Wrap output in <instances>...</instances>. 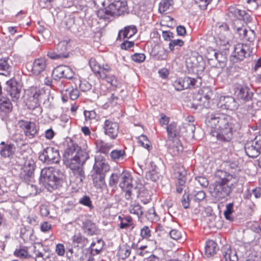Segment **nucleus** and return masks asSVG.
<instances>
[{
  "label": "nucleus",
  "mask_w": 261,
  "mask_h": 261,
  "mask_svg": "<svg viewBox=\"0 0 261 261\" xmlns=\"http://www.w3.org/2000/svg\"><path fill=\"white\" fill-rule=\"evenodd\" d=\"M210 96L208 93L204 96H200L198 98L199 102L194 103L193 106H195V109H201L203 108H207L209 107Z\"/></svg>",
  "instance_id": "33"
},
{
  "label": "nucleus",
  "mask_w": 261,
  "mask_h": 261,
  "mask_svg": "<svg viewBox=\"0 0 261 261\" xmlns=\"http://www.w3.org/2000/svg\"><path fill=\"white\" fill-rule=\"evenodd\" d=\"M195 126L193 123L184 122L182 125V136L189 139L194 138Z\"/></svg>",
  "instance_id": "25"
},
{
  "label": "nucleus",
  "mask_w": 261,
  "mask_h": 261,
  "mask_svg": "<svg viewBox=\"0 0 261 261\" xmlns=\"http://www.w3.org/2000/svg\"><path fill=\"white\" fill-rule=\"evenodd\" d=\"M218 250L217 244L214 241L209 240L206 242L205 247V253L208 257L214 255Z\"/></svg>",
  "instance_id": "34"
},
{
  "label": "nucleus",
  "mask_w": 261,
  "mask_h": 261,
  "mask_svg": "<svg viewBox=\"0 0 261 261\" xmlns=\"http://www.w3.org/2000/svg\"><path fill=\"white\" fill-rule=\"evenodd\" d=\"M88 158L89 155L85 150H80L73 158L63 160L66 166L73 170L82 167Z\"/></svg>",
  "instance_id": "6"
},
{
  "label": "nucleus",
  "mask_w": 261,
  "mask_h": 261,
  "mask_svg": "<svg viewBox=\"0 0 261 261\" xmlns=\"http://www.w3.org/2000/svg\"><path fill=\"white\" fill-rule=\"evenodd\" d=\"M105 176V174L93 171L92 174L93 183L96 188L102 189L106 187Z\"/></svg>",
  "instance_id": "26"
},
{
  "label": "nucleus",
  "mask_w": 261,
  "mask_h": 261,
  "mask_svg": "<svg viewBox=\"0 0 261 261\" xmlns=\"http://www.w3.org/2000/svg\"><path fill=\"white\" fill-rule=\"evenodd\" d=\"M47 56L50 59L54 60L63 59V57L64 56L63 54H60L57 50L56 51L53 50H48Z\"/></svg>",
  "instance_id": "55"
},
{
  "label": "nucleus",
  "mask_w": 261,
  "mask_h": 261,
  "mask_svg": "<svg viewBox=\"0 0 261 261\" xmlns=\"http://www.w3.org/2000/svg\"><path fill=\"white\" fill-rule=\"evenodd\" d=\"M53 74L56 80L61 78L72 80L74 79V72L68 66H59L54 69Z\"/></svg>",
  "instance_id": "12"
},
{
  "label": "nucleus",
  "mask_w": 261,
  "mask_h": 261,
  "mask_svg": "<svg viewBox=\"0 0 261 261\" xmlns=\"http://www.w3.org/2000/svg\"><path fill=\"white\" fill-rule=\"evenodd\" d=\"M39 160L48 164L59 163L61 157L59 150L51 146H48L43 149L42 152L39 154Z\"/></svg>",
  "instance_id": "7"
},
{
  "label": "nucleus",
  "mask_w": 261,
  "mask_h": 261,
  "mask_svg": "<svg viewBox=\"0 0 261 261\" xmlns=\"http://www.w3.org/2000/svg\"><path fill=\"white\" fill-rule=\"evenodd\" d=\"M170 237L175 240H178L181 238V234L180 231L176 229H172L170 231Z\"/></svg>",
  "instance_id": "64"
},
{
  "label": "nucleus",
  "mask_w": 261,
  "mask_h": 261,
  "mask_svg": "<svg viewBox=\"0 0 261 261\" xmlns=\"http://www.w3.org/2000/svg\"><path fill=\"white\" fill-rule=\"evenodd\" d=\"M195 180L202 187L206 188L208 185V180L203 176H198L195 177Z\"/></svg>",
  "instance_id": "63"
},
{
  "label": "nucleus",
  "mask_w": 261,
  "mask_h": 261,
  "mask_svg": "<svg viewBox=\"0 0 261 261\" xmlns=\"http://www.w3.org/2000/svg\"><path fill=\"white\" fill-rule=\"evenodd\" d=\"M218 37L216 43L220 50H227L229 47V39L226 37L228 34V27L227 24H223L217 30Z\"/></svg>",
  "instance_id": "9"
},
{
  "label": "nucleus",
  "mask_w": 261,
  "mask_h": 261,
  "mask_svg": "<svg viewBox=\"0 0 261 261\" xmlns=\"http://www.w3.org/2000/svg\"><path fill=\"white\" fill-rule=\"evenodd\" d=\"M129 211L131 214L136 215L138 217L142 215L143 213L141 210V206L139 204L131 205L129 207Z\"/></svg>",
  "instance_id": "48"
},
{
  "label": "nucleus",
  "mask_w": 261,
  "mask_h": 261,
  "mask_svg": "<svg viewBox=\"0 0 261 261\" xmlns=\"http://www.w3.org/2000/svg\"><path fill=\"white\" fill-rule=\"evenodd\" d=\"M12 67L10 64V61L8 59L0 60V74L6 76H9L12 71Z\"/></svg>",
  "instance_id": "29"
},
{
  "label": "nucleus",
  "mask_w": 261,
  "mask_h": 261,
  "mask_svg": "<svg viewBox=\"0 0 261 261\" xmlns=\"http://www.w3.org/2000/svg\"><path fill=\"white\" fill-rule=\"evenodd\" d=\"M217 51L212 47H209L206 50L205 54L206 58L208 61H213L215 59Z\"/></svg>",
  "instance_id": "56"
},
{
  "label": "nucleus",
  "mask_w": 261,
  "mask_h": 261,
  "mask_svg": "<svg viewBox=\"0 0 261 261\" xmlns=\"http://www.w3.org/2000/svg\"><path fill=\"white\" fill-rule=\"evenodd\" d=\"M82 229L85 233L89 236L95 234L98 231L96 224L89 219H86L83 222Z\"/></svg>",
  "instance_id": "22"
},
{
  "label": "nucleus",
  "mask_w": 261,
  "mask_h": 261,
  "mask_svg": "<svg viewBox=\"0 0 261 261\" xmlns=\"http://www.w3.org/2000/svg\"><path fill=\"white\" fill-rule=\"evenodd\" d=\"M201 79L199 77L191 78L186 76L182 78L183 90L188 88H195L200 86Z\"/></svg>",
  "instance_id": "24"
},
{
  "label": "nucleus",
  "mask_w": 261,
  "mask_h": 261,
  "mask_svg": "<svg viewBox=\"0 0 261 261\" xmlns=\"http://www.w3.org/2000/svg\"><path fill=\"white\" fill-rule=\"evenodd\" d=\"M106 135L111 139H115L119 132V125L117 123L110 120H106L103 126Z\"/></svg>",
  "instance_id": "16"
},
{
  "label": "nucleus",
  "mask_w": 261,
  "mask_h": 261,
  "mask_svg": "<svg viewBox=\"0 0 261 261\" xmlns=\"http://www.w3.org/2000/svg\"><path fill=\"white\" fill-rule=\"evenodd\" d=\"M68 41L62 40L60 41L57 46L56 50L60 54H63L64 58H67L69 56V54L66 53L67 50L69 48Z\"/></svg>",
  "instance_id": "37"
},
{
  "label": "nucleus",
  "mask_w": 261,
  "mask_h": 261,
  "mask_svg": "<svg viewBox=\"0 0 261 261\" xmlns=\"http://www.w3.org/2000/svg\"><path fill=\"white\" fill-rule=\"evenodd\" d=\"M79 87L83 92H87L91 89V84L86 80L80 81Z\"/></svg>",
  "instance_id": "58"
},
{
  "label": "nucleus",
  "mask_w": 261,
  "mask_h": 261,
  "mask_svg": "<svg viewBox=\"0 0 261 261\" xmlns=\"http://www.w3.org/2000/svg\"><path fill=\"white\" fill-rule=\"evenodd\" d=\"M80 150L82 149L76 144H73L71 146H69L65 151L64 159L73 158L77 151Z\"/></svg>",
  "instance_id": "39"
},
{
  "label": "nucleus",
  "mask_w": 261,
  "mask_h": 261,
  "mask_svg": "<svg viewBox=\"0 0 261 261\" xmlns=\"http://www.w3.org/2000/svg\"><path fill=\"white\" fill-rule=\"evenodd\" d=\"M46 67V60L43 58L36 59L34 60L32 71L35 75H38L42 72Z\"/></svg>",
  "instance_id": "23"
},
{
  "label": "nucleus",
  "mask_w": 261,
  "mask_h": 261,
  "mask_svg": "<svg viewBox=\"0 0 261 261\" xmlns=\"http://www.w3.org/2000/svg\"><path fill=\"white\" fill-rule=\"evenodd\" d=\"M65 91L66 92H68L69 96L72 100H75L79 96L80 93L76 88L72 89L71 90L66 89L65 90Z\"/></svg>",
  "instance_id": "61"
},
{
  "label": "nucleus",
  "mask_w": 261,
  "mask_h": 261,
  "mask_svg": "<svg viewBox=\"0 0 261 261\" xmlns=\"http://www.w3.org/2000/svg\"><path fill=\"white\" fill-rule=\"evenodd\" d=\"M7 91L11 96L13 101H17L20 97V90L18 87V83L13 79L7 82Z\"/></svg>",
  "instance_id": "18"
},
{
  "label": "nucleus",
  "mask_w": 261,
  "mask_h": 261,
  "mask_svg": "<svg viewBox=\"0 0 261 261\" xmlns=\"http://www.w3.org/2000/svg\"><path fill=\"white\" fill-rule=\"evenodd\" d=\"M15 151V147L11 143L7 144L6 146L1 147L0 154L4 158H9L12 156Z\"/></svg>",
  "instance_id": "32"
},
{
  "label": "nucleus",
  "mask_w": 261,
  "mask_h": 261,
  "mask_svg": "<svg viewBox=\"0 0 261 261\" xmlns=\"http://www.w3.org/2000/svg\"><path fill=\"white\" fill-rule=\"evenodd\" d=\"M18 125L25 136L29 139L33 138L38 133V128L34 122L20 120L18 121Z\"/></svg>",
  "instance_id": "11"
},
{
  "label": "nucleus",
  "mask_w": 261,
  "mask_h": 261,
  "mask_svg": "<svg viewBox=\"0 0 261 261\" xmlns=\"http://www.w3.org/2000/svg\"><path fill=\"white\" fill-rule=\"evenodd\" d=\"M246 154L250 158H254L261 153V150L255 140L247 142L245 145Z\"/></svg>",
  "instance_id": "19"
},
{
  "label": "nucleus",
  "mask_w": 261,
  "mask_h": 261,
  "mask_svg": "<svg viewBox=\"0 0 261 261\" xmlns=\"http://www.w3.org/2000/svg\"><path fill=\"white\" fill-rule=\"evenodd\" d=\"M20 196L28 197L32 195H35L37 193L36 187L32 184H25L18 189Z\"/></svg>",
  "instance_id": "21"
},
{
  "label": "nucleus",
  "mask_w": 261,
  "mask_h": 261,
  "mask_svg": "<svg viewBox=\"0 0 261 261\" xmlns=\"http://www.w3.org/2000/svg\"><path fill=\"white\" fill-rule=\"evenodd\" d=\"M100 78L105 79L108 83H110L111 85L113 86L117 87L118 86L117 80L113 75L109 74H106L102 73Z\"/></svg>",
  "instance_id": "44"
},
{
  "label": "nucleus",
  "mask_w": 261,
  "mask_h": 261,
  "mask_svg": "<svg viewBox=\"0 0 261 261\" xmlns=\"http://www.w3.org/2000/svg\"><path fill=\"white\" fill-rule=\"evenodd\" d=\"M252 54V50L247 44L238 43L235 45L233 51V56L239 60H243L249 57Z\"/></svg>",
  "instance_id": "13"
},
{
  "label": "nucleus",
  "mask_w": 261,
  "mask_h": 261,
  "mask_svg": "<svg viewBox=\"0 0 261 261\" xmlns=\"http://www.w3.org/2000/svg\"><path fill=\"white\" fill-rule=\"evenodd\" d=\"M232 183L215 182L212 186L213 188L212 195L218 200H222L228 196L232 192Z\"/></svg>",
  "instance_id": "8"
},
{
  "label": "nucleus",
  "mask_w": 261,
  "mask_h": 261,
  "mask_svg": "<svg viewBox=\"0 0 261 261\" xmlns=\"http://www.w3.org/2000/svg\"><path fill=\"white\" fill-rule=\"evenodd\" d=\"M97 244L98 246L95 247L96 243L93 242L90 246L91 252L93 255L98 254L101 250L103 246V241L100 240H97Z\"/></svg>",
  "instance_id": "46"
},
{
  "label": "nucleus",
  "mask_w": 261,
  "mask_h": 261,
  "mask_svg": "<svg viewBox=\"0 0 261 261\" xmlns=\"http://www.w3.org/2000/svg\"><path fill=\"white\" fill-rule=\"evenodd\" d=\"M233 203H229L226 205V210L224 212V215L225 219L227 220L232 221L233 217H232V214L234 212L233 210Z\"/></svg>",
  "instance_id": "42"
},
{
  "label": "nucleus",
  "mask_w": 261,
  "mask_h": 261,
  "mask_svg": "<svg viewBox=\"0 0 261 261\" xmlns=\"http://www.w3.org/2000/svg\"><path fill=\"white\" fill-rule=\"evenodd\" d=\"M95 144L98 151L106 154L109 152L110 149L113 147V145L106 143L100 139L96 140Z\"/></svg>",
  "instance_id": "35"
},
{
  "label": "nucleus",
  "mask_w": 261,
  "mask_h": 261,
  "mask_svg": "<svg viewBox=\"0 0 261 261\" xmlns=\"http://www.w3.org/2000/svg\"><path fill=\"white\" fill-rule=\"evenodd\" d=\"M128 13V7L125 1H115L104 9L97 11V15L100 19L110 21L114 18Z\"/></svg>",
  "instance_id": "3"
},
{
  "label": "nucleus",
  "mask_w": 261,
  "mask_h": 261,
  "mask_svg": "<svg viewBox=\"0 0 261 261\" xmlns=\"http://www.w3.org/2000/svg\"><path fill=\"white\" fill-rule=\"evenodd\" d=\"M73 241L75 243L81 244L83 247L86 246L89 242L87 238L80 234L74 236L73 237Z\"/></svg>",
  "instance_id": "47"
},
{
  "label": "nucleus",
  "mask_w": 261,
  "mask_h": 261,
  "mask_svg": "<svg viewBox=\"0 0 261 261\" xmlns=\"http://www.w3.org/2000/svg\"><path fill=\"white\" fill-rule=\"evenodd\" d=\"M28 92L29 98L27 102L30 109L37 107L39 105V101L45 95L43 90L36 87H31Z\"/></svg>",
  "instance_id": "10"
},
{
  "label": "nucleus",
  "mask_w": 261,
  "mask_h": 261,
  "mask_svg": "<svg viewBox=\"0 0 261 261\" xmlns=\"http://www.w3.org/2000/svg\"><path fill=\"white\" fill-rule=\"evenodd\" d=\"M223 261H238V258L235 250L231 249L229 245L223 246L221 249Z\"/></svg>",
  "instance_id": "20"
},
{
  "label": "nucleus",
  "mask_w": 261,
  "mask_h": 261,
  "mask_svg": "<svg viewBox=\"0 0 261 261\" xmlns=\"http://www.w3.org/2000/svg\"><path fill=\"white\" fill-rule=\"evenodd\" d=\"M217 105L223 110L233 111L237 108V103L231 96L221 97Z\"/></svg>",
  "instance_id": "17"
},
{
  "label": "nucleus",
  "mask_w": 261,
  "mask_h": 261,
  "mask_svg": "<svg viewBox=\"0 0 261 261\" xmlns=\"http://www.w3.org/2000/svg\"><path fill=\"white\" fill-rule=\"evenodd\" d=\"M12 105L10 99L6 98L0 99V112L8 113L12 111Z\"/></svg>",
  "instance_id": "38"
},
{
  "label": "nucleus",
  "mask_w": 261,
  "mask_h": 261,
  "mask_svg": "<svg viewBox=\"0 0 261 261\" xmlns=\"http://www.w3.org/2000/svg\"><path fill=\"white\" fill-rule=\"evenodd\" d=\"M118 182H120V174L119 175L116 173L112 174L109 179L110 186L115 187Z\"/></svg>",
  "instance_id": "54"
},
{
  "label": "nucleus",
  "mask_w": 261,
  "mask_h": 261,
  "mask_svg": "<svg viewBox=\"0 0 261 261\" xmlns=\"http://www.w3.org/2000/svg\"><path fill=\"white\" fill-rule=\"evenodd\" d=\"M137 28L135 25H128L119 32L118 37L120 40L129 39L137 33Z\"/></svg>",
  "instance_id": "27"
},
{
  "label": "nucleus",
  "mask_w": 261,
  "mask_h": 261,
  "mask_svg": "<svg viewBox=\"0 0 261 261\" xmlns=\"http://www.w3.org/2000/svg\"><path fill=\"white\" fill-rule=\"evenodd\" d=\"M236 93L238 99L245 101H247L250 99L252 95V93L249 92V89L246 87L237 88Z\"/></svg>",
  "instance_id": "28"
},
{
  "label": "nucleus",
  "mask_w": 261,
  "mask_h": 261,
  "mask_svg": "<svg viewBox=\"0 0 261 261\" xmlns=\"http://www.w3.org/2000/svg\"><path fill=\"white\" fill-rule=\"evenodd\" d=\"M245 118H237L224 113H208L205 119L206 125L212 128L211 134L222 142H229L232 138L233 132L240 129Z\"/></svg>",
  "instance_id": "1"
},
{
  "label": "nucleus",
  "mask_w": 261,
  "mask_h": 261,
  "mask_svg": "<svg viewBox=\"0 0 261 261\" xmlns=\"http://www.w3.org/2000/svg\"><path fill=\"white\" fill-rule=\"evenodd\" d=\"M216 175L220 178L219 181H216V182L229 183L232 179V175L222 170H218L216 173Z\"/></svg>",
  "instance_id": "40"
},
{
  "label": "nucleus",
  "mask_w": 261,
  "mask_h": 261,
  "mask_svg": "<svg viewBox=\"0 0 261 261\" xmlns=\"http://www.w3.org/2000/svg\"><path fill=\"white\" fill-rule=\"evenodd\" d=\"M110 156L113 161L119 163L123 160L126 156V154L124 150L116 149L111 151Z\"/></svg>",
  "instance_id": "36"
},
{
  "label": "nucleus",
  "mask_w": 261,
  "mask_h": 261,
  "mask_svg": "<svg viewBox=\"0 0 261 261\" xmlns=\"http://www.w3.org/2000/svg\"><path fill=\"white\" fill-rule=\"evenodd\" d=\"M133 177L127 172L123 171L120 174L119 187L125 192V197L126 199L131 198L134 195V192L137 190L136 187L133 185Z\"/></svg>",
  "instance_id": "5"
},
{
  "label": "nucleus",
  "mask_w": 261,
  "mask_h": 261,
  "mask_svg": "<svg viewBox=\"0 0 261 261\" xmlns=\"http://www.w3.org/2000/svg\"><path fill=\"white\" fill-rule=\"evenodd\" d=\"M73 176L75 178V181L77 184L81 185L83 180L85 178V174L83 168L82 167L72 170Z\"/></svg>",
  "instance_id": "41"
},
{
  "label": "nucleus",
  "mask_w": 261,
  "mask_h": 261,
  "mask_svg": "<svg viewBox=\"0 0 261 261\" xmlns=\"http://www.w3.org/2000/svg\"><path fill=\"white\" fill-rule=\"evenodd\" d=\"M205 196V193L201 190H194L191 194V198L195 201H200L202 200Z\"/></svg>",
  "instance_id": "43"
},
{
  "label": "nucleus",
  "mask_w": 261,
  "mask_h": 261,
  "mask_svg": "<svg viewBox=\"0 0 261 261\" xmlns=\"http://www.w3.org/2000/svg\"><path fill=\"white\" fill-rule=\"evenodd\" d=\"M140 235L142 239H148L151 236V232L148 227H143L141 229Z\"/></svg>",
  "instance_id": "62"
},
{
  "label": "nucleus",
  "mask_w": 261,
  "mask_h": 261,
  "mask_svg": "<svg viewBox=\"0 0 261 261\" xmlns=\"http://www.w3.org/2000/svg\"><path fill=\"white\" fill-rule=\"evenodd\" d=\"M160 175L159 173L155 170L148 171L146 174V178L147 180H150L155 182L160 179Z\"/></svg>",
  "instance_id": "50"
},
{
  "label": "nucleus",
  "mask_w": 261,
  "mask_h": 261,
  "mask_svg": "<svg viewBox=\"0 0 261 261\" xmlns=\"http://www.w3.org/2000/svg\"><path fill=\"white\" fill-rule=\"evenodd\" d=\"M166 129L168 136L167 145L169 151L174 155H176L183 149L180 141L176 138L182 136V126H178L176 123L173 122L167 125Z\"/></svg>",
  "instance_id": "4"
},
{
  "label": "nucleus",
  "mask_w": 261,
  "mask_h": 261,
  "mask_svg": "<svg viewBox=\"0 0 261 261\" xmlns=\"http://www.w3.org/2000/svg\"><path fill=\"white\" fill-rule=\"evenodd\" d=\"M187 172L182 167H179L175 170V177L178 180V183L181 186H185L186 181Z\"/></svg>",
  "instance_id": "30"
},
{
  "label": "nucleus",
  "mask_w": 261,
  "mask_h": 261,
  "mask_svg": "<svg viewBox=\"0 0 261 261\" xmlns=\"http://www.w3.org/2000/svg\"><path fill=\"white\" fill-rule=\"evenodd\" d=\"M184 45V41L180 39H175L170 40L169 46L171 50H173L175 46L181 47Z\"/></svg>",
  "instance_id": "59"
},
{
  "label": "nucleus",
  "mask_w": 261,
  "mask_h": 261,
  "mask_svg": "<svg viewBox=\"0 0 261 261\" xmlns=\"http://www.w3.org/2000/svg\"><path fill=\"white\" fill-rule=\"evenodd\" d=\"M232 27L234 32L244 28L243 27V20L239 19H235L232 22Z\"/></svg>",
  "instance_id": "57"
},
{
  "label": "nucleus",
  "mask_w": 261,
  "mask_h": 261,
  "mask_svg": "<svg viewBox=\"0 0 261 261\" xmlns=\"http://www.w3.org/2000/svg\"><path fill=\"white\" fill-rule=\"evenodd\" d=\"M132 60L137 63L143 62L145 59V56L144 54L136 53L132 55Z\"/></svg>",
  "instance_id": "60"
},
{
  "label": "nucleus",
  "mask_w": 261,
  "mask_h": 261,
  "mask_svg": "<svg viewBox=\"0 0 261 261\" xmlns=\"http://www.w3.org/2000/svg\"><path fill=\"white\" fill-rule=\"evenodd\" d=\"M89 63L92 71L95 73L96 75L98 76V73H99V70H101V66L94 58H91L89 60Z\"/></svg>",
  "instance_id": "45"
},
{
  "label": "nucleus",
  "mask_w": 261,
  "mask_h": 261,
  "mask_svg": "<svg viewBox=\"0 0 261 261\" xmlns=\"http://www.w3.org/2000/svg\"><path fill=\"white\" fill-rule=\"evenodd\" d=\"M245 32V37H243L242 40H244L249 42H253L255 38V34L254 31L249 29V30H247Z\"/></svg>",
  "instance_id": "53"
},
{
  "label": "nucleus",
  "mask_w": 261,
  "mask_h": 261,
  "mask_svg": "<svg viewBox=\"0 0 261 261\" xmlns=\"http://www.w3.org/2000/svg\"><path fill=\"white\" fill-rule=\"evenodd\" d=\"M79 203L82 205L88 206L90 210L93 208V206L92 205V201L90 197L87 195H85L79 200Z\"/></svg>",
  "instance_id": "52"
},
{
  "label": "nucleus",
  "mask_w": 261,
  "mask_h": 261,
  "mask_svg": "<svg viewBox=\"0 0 261 261\" xmlns=\"http://www.w3.org/2000/svg\"><path fill=\"white\" fill-rule=\"evenodd\" d=\"M22 171L20 173V176L24 180L28 181L34 176L35 170V162L32 159L27 160L23 164Z\"/></svg>",
  "instance_id": "14"
},
{
  "label": "nucleus",
  "mask_w": 261,
  "mask_h": 261,
  "mask_svg": "<svg viewBox=\"0 0 261 261\" xmlns=\"http://www.w3.org/2000/svg\"><path fill=\"white\" fill-rule=\"evenodd\" d=\"M64 174L58 169L53 167L41 170L39 180L48 191H51L60 187L63 182Z\"/></svg>",
  "instance_id": "2"
},
{
  "label": "nucleus",
  "mask_w": 261,
  "mask_h": 261,
  "mask_svg": "<svg viewBox=\"0 0 261 261\" xmlns=\"http://www.w3.org/2000/svg\"><path fill=\"white\" fill-rule=\"evenodd\" d=\"M229 12L233 15L236 17V19H239L241 20H242L244 18V16L246 14L244 11L233 8H230Z\"/></svg>",
  "instance_id": "51"
},
{
  "label": "nucleus",
  "mask_w": 261,
  "mask_h": 261,
  "mask_svg": "<svg viewBox=\"0 0 261 261\" xmlns=\"http://www.w3.org/2000/svg\"><path fill=\"white\" fill-rule=\"evenodd\" d=\"M110 170V166L105 159L98 155L95 157L93 172L105 174Z\"/></svg>",
  "instance_id": "15"
},
{
  "label": "nucleus",
  "mask_w": 261,
  "mask_h": 261,
  "mask_svg": "<svg viewBox=\"0 0 261 261\" xmlns=\"http://www.w3.org/2000/svg\"><path fill=\"white\" fill-rule=\"evenodd\" d=\"M138 142L144 148L147 149L148 150L150 149V148L151 147V146H150V142L148 140L146 136L144 135H142L141 136L139 137Z\"/></svg>",
  "instance_id": "49"
},
{
  "label": "nucleus",
  "mask_w": 261,
  "mask_h": 261,
  "mask_svg": "<svg viewBox=\"0 0 261 261\" xmlns=\"http://www.w3.org/2000/svg\"><path fill=\"white\" fill-rule=\"evenodd\" d=\"M174 4L173 0H162L159 4V12L160 13H167L172 10Z\"/></svg>",
  "instance_id": "31"
}]
</instances>
